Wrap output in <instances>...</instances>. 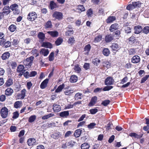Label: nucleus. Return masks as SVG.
Segmentation results:
<instances>
[{
	"mask_svg": "<svg viewBox=\"0 0 149 149\" xmlns=\"http://www.w3.org/2000/svg\"><path fill=\"white\" fill-rule=\"evenodd\" d=\"M13 93V90L10 88H7L5 91V94L7 96L11 95Z\"/></svg>",
	"mask_w": 149,
	"mask_h": 149,
	"instance_id": "obj_15",
	"label": "nucleus"
},
{
	"mask_svg": "<svg viewBox=\"0 0 149 149\" xmlns=\"http://www.w3.org/2000/svg\"><path fill=\"white\" fill-rule=\"evenodd\" d=\"M78 80L77 76L75 75H72L70 79V81L71 83H75Z\"/></svg>",
	"mask_w": 149,
	"mask_h": 149,
	"instance_id": "obj_24",
	"label": "nucleus"
},
{
	"mask_svg": "<svg viewBox=\"0 0 149 149\" xmlns=\"http://www.w3.org/2000/svg\"><path fill=\"white\" fill-rule=\"evenodd\" d=\"M48 82V79H46L43 81L41 83L40 87L42 89L45 88L47 86V84Z\"/></svg>",
	"mask_w": 149,
	"mask_h": 149,
	"instance_id": "obj_19",
	"label": "nucleus"
},
{
	"mask_svg": "<svg viewBox=\"0 0 149 149\" xmlns=\"http://www.w3.org/2000/svg\"><path fill=\"white\" fill-rule=\"evenodd\" d=\"M61 136V134L59 132L55 133L52 135V136L55 139H58Z\"/></svg>",
	"mask_w": 149,
	"mask_h": 149,
	"instance_id": "obj_42",
	"label": "nucleus"
},
{
	"mask_svg": "<svg viewBox=\"0 0 149 149\" xmlns=\"http://www.w3.org/2000/svg\"><path fill=\"white\" fill-rule=\"evenodd\" d=\"M37 17L36 13L34 12H30L28 15L27 19L30 21H34Z\"/></svg>",
	"mask_w": 149,
	"mask_h": 149,
	"instance_id": "obj_2",
	"label": "nucleus"
},
{
	"mask_svg": "<svg viewBox=\"0 0 149 149\" xmlns=\"http://www.w3.org/2000/svg\"><path fill=\"white\" fill-rule=\"evenodd\" d=\"M82 94L78 93H77L74 96V98L75 100H78V99H81L82 97Z\"/></svg>",
	"mask_w": 149,
	"mask_h": 149,
	"instance_id": "obj_43",
	"label": "nucleus"
},
{
	"mask_svg": "<svg viewBox=\"0 0 149 149\" xmlns=\"http://www.w3.org/2000/svg\"><path fill=\"white\" fill-rule=\"evenodd\" d=\"M112 50L113 51H117L119 48V46L116 43H113L111 46Z\"/></svg>",
	"mask_w": 149,
	"mask_h": 149,
	"instance_id": "obj_27",
	"label": "nucleus"
},
{
	"mask_svg": "<svg viewBox=\"0 0 149 149\" xmlns=\"http://www.w3.org/2000/svg\"><path fill=\"white\" fill-rule=\"evenodd\" d=\"M141 4L139 1L133 2L132 4H130L127 6L126 8L129 10H132L136 7H139L141 6Z\"/></svg>",
	"mask_w": 149,
	"mask_h": 149,
	"instance_id": "obj_1",
	"label": "nucleus"
},
{
	"mask_svg": "<svg viewBox=\"0 0 149 149\" xmlns=\"http://www.w3.org/2000/svg\"><path fill=\"white\" fill-rule=\"evenodd\" d=\"M52 25L50 21H48L45 25V28L46 29H50L52 28Z\"/></svg>",
	"mask_w": 149,
	"mask_h": 149,
	"instance_id": "obj_35",
	"label": "nucleus"
},
{
	"mask_svg": "<svg viewBox=\"0 0 149 149\" xmlns=\"http://www.w3.org/2000/svg\"><path fill=\"white\" fill-rule=\"evenodd\" d=\"M49 52L47 49L44 48L42 49L40 52L41 54L44 56H47L49 54Z\"/></svg>",
	"mask_w": 149,
	"mask_h": 149,
	"instance_id": "obj_20",
	"label": "nucleus"
},
{
	"mask_svg": "<svg viewBox=\"0 0 149 149\" xmlns=\"http://www.w3.org/2000/svg\"><path fill=\"white\" fill-rule=\"evenodd\" d=\"M10 56V54L8 52L4 53L1 56V58L3 60L8 59Z\"/></svg>",
	"mask_w": 149,
	"mask_h": 149,
	"instance_id": "obj_23",
	"label": "nucleus"
},
{
	"mask_svg": "<svg viewBox=\"0 0 149 149\" xmlns=\"http://www.w3.org/2000/svg\"><path fill=\"white\" fill-rule=\"evenodd\" d=\"M110 102V101L109 100H105L103 101L102 104L105 106H107Z\"/></svg>",
	"mask_w": 149,
	"mask_h": 149,
	"instance_id": "obj_55",
	"label": "nucleus"
},
{
	"mask_svg": "<svg viewBox=\"0 0 149 149\" xmlns=\"http://www.w3.org/2000/svg\"><path fill=\"white\" fill-rule=\"evenodd\" d=\"M135 53V50L134 49H130L129 50V54L130 55L134 54Z\"/></svg>",
	"mask_w": 149,
	"mask_h": 149,
	"instance_id": "obj_60",
	"label": "nucleus"
},
{
	"mask_svg": "<svg viewBox=\"0 0 149 149\" xmlns=\"http://www.w3.org/2000/svg\"><path fill=\"white\" fill-rule=\"evenodd\" d=\"M47 33L49 34L51 36L53 37H57L58 36V33L56 31H48Z\"/></svg>",
	"mask_w": 149,
	"mask_h": 149,
	"instance_id": "obj_16",
	"label": "nucleus"
},
{
	"mask_svg": "<svg viewBox=\"0 0 149 149\" xmlns=\"http://www.w3.org/2000/svg\"><path fill=\"white\" fill-rule=\"evenodd\" d=\"M130 136L134 137L137 139L140 138L142 137V136L140 135H138L135 133H131L129 134Z\"/></svg>",
	"mask_w": 149,
	"mask_h": 149,
	"instance_id": "obj_39",
	"label": "nucleus"
},
{
	"mask_svg": "<svg viewBox=\"0 0 149 149\" xmlns=\"http://www.w3.org/2000/svg\"><path fill=\"white\" fill-rule=\"evenodd\" d=\"M97 109H92L90 110L91 113L92 114H94L97 112Z\"/></svg>",
	"mask_w": 149,
	"mask_h": 149,
	"instance_id": "obj_62",
	"label": "nucleus"
},
{
	"mask_svg": "<svg viewBox=\"0 0 149 149\" xmlns=\"http://www.w3.org/2000/svg\"><path fill=\"white\" fill-rule=\"evenodd\" d=\"M33 59L34 57L33 56H31L26 59V61L24 62V64L26 66H31L32 64Z\"/></svg>",
	"mask_w": 149,
	"mask_h": 149,
	"instance_id": "obj_4",
	"label": "nucleus"
},
{
	"mask_svg": "<svg viewBox=\"0 0 149 149\" xmlns=\"http://www.w3.org/2000/svg\"><path fill=\"white\" fill-rule=\"evenodd\" d=\"M8 29L11 32H14L16 29V26L15 25L11 24L9 26Z\"/></svg>",
	"mask_w": 149,
	"mask_h": 149,
	"instance_id": "obj_36",
	"label": "nucleus"
},
{
	"mask_svg": "<svg viewBox=\"0 0 149 149\" xmlns=\"http://www.w3.org/2000/svg\"><path fill=\"white\" fill-rule=\"evenodd\" d=\"M140 61V57L137 56H134L132 58V63H139Z\"/></svg>",
	"mask_w": 149,
	"mask_h": 149,
	"instance_id": "obj_11",
	"label": "nucleus"
},
{
	"mask_svg": "<svg viewBox=\"0 0 149 149\" xmlns=\"http://www.w3.org/2000/svg\"><path fill=\"white\" fill-rule=\"evenodd\" d=\"M93 14V11L91 9H89L87 12V15L88 17H91Z\"/></svg>",
	"mask_w": 149,
	"mask_h": 149,
	"instance_id": "obj_50",
	"label": "nucleus"
},
{
	"mask_svg": "<svg viewBox=\"0 0 149 149\" xmlns=\"http://www.w3.org/2000/svg\"><path fill=\"white\" fill-rule=\"evenodd\" d=\"M113 39V37L111 35H107L105 37V41L106 42H111Z\"/></svg>",
	"mask_w": 149,
	"mask_h": 149,
	"instance_id": "obj_30",
	"label": "nucleus"
},
{
	"mask_svg": "<svg viewBox=\"0 0 149 149\" xmlns=\"http://www.w3.org/2000/svg\"><path fill=\"white\" fill-rule=\"evenodd\" d=\"M102 36L100 35H98L95 38L94 41L95 42H98L101 40Z\"/></svg>",
	"mask_w": 149,
	"mask_h": 149,
	"instance_id": "obj_47",
	"label": "nucleus"
},
{
	"mask_svg": "<svg viewBox=\"0 0 149 149\" xmlns=\"http://www.w3.org/2000/svg\"><path fill=\"white\" fill-rule=\"evenodd\" d=\"M22 101H16L14 103V107L16 109L19 108L22 106Z\"/></svg>",
	"mask_w": 149,
	"mask_h": 149,
	"instance_id": "obj_21",
	"label": "nucleus"
},
{
	"mask_svg": "<svg viewBox=\"0 0 149 149\" xmlns=\"http://www.w3.org/2000/svg\"><path fill=\"white\" fill-rule=\"evenodd\" d=\"M63 41V39L61 38H58L55 41L56 44L58 46L61 45Z\"/></svg>",
	"mask_w": 149,
	"mask_h": 149,
	"instance_id": "obj_45",
	"label": "nucleus"
},
{
	"mask_svg": "<svg viewBox=\"0 0 149 149\" xmlns=\"http://www.w3.org/2000/svg\"><path fill=\"white\" fill-rule=\"evenodd\" d=\"M18 7V5L16 4H14L10 6L11 9L13 11V13L15 14H18L19 13Z\"/></svg>",
	"mask_w": 149,
	"mask_h": 149,
	"instance_id": "obj_6",
	"label": "nucleus"
},
{
	"mask_svg": "<svg viewBox=\"0 0 149 149\" xmlns=\"http://www.w3.org/2000/svg\"><path fill=\"white\" fill-rule=\"evenodd\" d=\"M52 16L53 17L55 18L58 20H61L63 18L62 13L60 12L57 11L54 12L52 15Z\"/></svg>",
	"mask_w": 149,
	"mask_h": 149,
	"instance_id": "obj_5",
	"label": "nucleus"
},
{
	"mask_svg": "<svg viewBox=\"0 0 149 149\" xmlns=\"http://www.w3.org/2000/svg\"><path fill=\"white\" fill-rule=\"evenodd\" d=\"M116 19V17L114 16H110L107 19V23L112 22Z\"/></svg>",
	"mask_w": 149,
	"mask_h": 149,
	"instance_id": "obj_37",
	"label": "nucleus"
},
{
	"mask_svg": "<svg viewBox=\"0 0 149 149\" xmlns=\"http://www.w3.org/2000/svg\"><path fill=\"white\" fill-rule=\"evenodd\" d=\"M36 116L35 115L31 116L29 119V122L31 123L33 122L36 119Z\"/></svg>",
	"mask_w": 149,
	"mask_h": 149,
	"instance_id": "obj_40",
	"label": "nucleus"
},
{
	"mask_svg": "<svg viewBox=\"0 0 149 149\" xmlns=\"http://www.w3.org/2000/svg\"><path fill=\"white\" fill-rule=\"evenodd\" d=\"M74 31L72 30L68 31L65 32V35L66 36H70L73 34Z\"/></svg>",
	"mask_w": 149,
	"mask_h": 149,
	"instance_id": "obj_54",
	"label": "nucleus"
},
{
	"mask_svg": "<svg viewBox=\"0 0 149 149\" xmlns=\"http://www.w3.org/2000/svg\"><path fill=\"white\" fill-rule=\"evenodd\" d=\"M83 67L86 70L88 69L90 67L89 64L87 63H85Z\"/></svg>",
	"mask_w": 149,
	"mask_h": 149,
	"instance_id": "obj_63",
	"label": "nucleus"
},
{
	"mask_svg": "<svg viewBox=\"0 0 149 149\" xmlns=\"http://www.w3.org/2000/svg\"><path fill=\"white\" fill-rule=\"evenodd\" d=\"M100 60L96 58L95 59H93L92 61V63L94 65H97V64L100 62Z\"/></svg>",
	"mask_w": 149,
	"mask_h": 149,
	"instance_id": "obj_58",
	"label": "nucleus"
},
{
	"mask_svg": "<svg viewBox=\"0 0 149 149\" xmlns=\"http://www.w3.org/2000/svg\"><path fill=\"white\" fill-rule=\"evenodd\" d=\"M26 90L24 89L21 91V94H18V95L19 96L21 95V98L22 99H24L25 95V93Z\"/></svg>",
	"mask_w": 149,
	"mask_h": 149,
	"instance_id": "obj_44",
	"label": "nucleus"
},
{
	"mask_svg": "<svg viewBox=\"0 0 149 149\" xmlns=\"http://www.w3.org/2000/svg\"><path fill=\"white\" fill-rule=\"evenodd\" d=\"M54 116L53 113H49L47 115L44 116L42 117V120H45L49 118L53 117Z\"/></svg>",
	"mask_w": 149,
	"mask_h": 149,
	"instance_id": "obj_38",
	"label": "nucleus"
},
{
	"mask_svg": "<svg viewBox=\"0 0 149 149\" xmlns=\"http://www.w3.org/2000/svg\"><path fill=\"white\" fill-rule=\"evenodd\" d=\"M69 115L68 111H64L59 113V116L62 117L66 118Z\"/></svg>",
	"mask_w": 149,
	"mask_h": 149,
	"instance_id": "obj_18",
	"label": "nucleus"
},
{
	"mask_svg": "<svg viewBox=\"0 0 149 149\" xmlns=\"http://www.w3.org/2000/svg\"><path fill=\"white\" fill-rule=\"evenodd\" d=\"M96 125V124L95 123H91L89 124L88 125L87 127L89 129H93Z\"/></svg>",
	"mask_w": 149,
	"mask_h": 149,
	"instance_id": "obj_51",
	"label": "nucleus"
},
{
	"mask_svg": "<svg viewBox=\"0 0 149 149\" xmlns=\"http://www.w3.org/2000/svg\"><path fill=\"white\" fill-rule=\"evenodd\" d=\"M91 49V46L90 45L88 44L85 46L84 48L85 51H87L88 52Z\"/></svg>",
	"mask_w": 149,
	"mask_h": 149,
	"instance_id": "obj_59",
	"label": "nucleus"
},
{
	"mask_svg": "<svg viewBox=\"0 0 149 149\" xmlns=\"http://www.w3.org/2000/svg\"><path fill=\"white\" fill-rule=\"evenodd\" d=\"M75 143V142L74 141H70L67 143V146H68V147H71L74 146Z\"/></svg>",
	"mask_w": 149,
	"mask_h": 149,
	"instance_id": "obj_49",
	"label": "nucleus"
},
{
	"mask_svg": "<svg viewBox=\"0 0 149 149\" xmlns=\"http://www.w3.org/2000/svg\"><path fill=\"white\" fill-rule=\"evenodd\" d=\"M8 109L6 107H3L1 109L0 113L1 117L3 118H6L8 114Z\"/></svg>",
	"mask_w": 149,
	"mask_h": 149,
	"instance_id": "obj_3",
	"label": "nucleus"
},
{
	"mask_svg": "<svg viewBox=\"0 0 149 149\" xmlns=\"http://www.w3.org/2000/svg\"><path fill=\"white\" fill-rule=\"evenodd\" d=\"M42 46L45 48H51L52 47V46L51 43L47 42H43L42 44Z\"/></svg>",
	"mask_w": 149,
	"mask_h": 149,
	"instance_id": "obj_25",
	"label": "nucleus"
},
{
	"mask_svg": "<svg viewBox=\"0 0 149 149\" xmlns=\"http://www.w3.org/2000/svg\"><path fill=\"white\" fill-rule=\"evenodd\" d=\"M75 41V40L73 37H71L69 38L68 41V43L71 44L72 45Z\"/></svg>",
	"mask_w": 149,
	"mask_h": 149,
	"instance_id": "obj_52",
	"label": "nucleus"
},
{
	"mask_svg": "<svg viewBox=\"0 0 149 149\" xmlns=\"http://www.w3.org/2000/svg\"><path fill=\"white\" fill-rule=\"evenodd\" d=\"M103 54L105 56H108L110 54V51L107 48H104L102 51Z\"/></svg>",
	"mask_w": 149,
	"mask_h": 149,
	"instance_id": "obj_32",
	"label": "nucleus"
},
{
	"mask_svg": "<svg viewBox=\"0 0 149 149\" xmlns=\"http://www.w3.org/2000/svg\"><path fill=\"white\" fill-rule=\"evenodd\" d=\"M36 142V140L34 138H30L27 141L28 145L29 146H32Z\"/></svg>",
	"mask_w": 149,
	"mask_h": 149,
	"instance_id": "obj_14",
	"label": "nucleus"
},
{
	"mask_svg": "<svg viewBox=\"0 0 149 149\" xmlns=\"http://www.w3.org/2000/svg\"><path fill=\"white\" fill-rule=\"evenodd\" d=\"M119 27V25L118 24L115 23L112 24L109 29V30L111 32L117 29Z\"/></svg>",
	"mask_w": 149,
	"mask_h": 149,
	"instance_id": "obj_13",
	"label": "nucleus"
},
{
	"mask_svg": "<svg viewBox=\"0 0 149 149\" xmlns=\"http://www.w3.org/2000/svg\"><path fill=\"white\" fill-rule=\"evenodd\" d=\"M10 12V7L8 6H5L3 8V12L2 13L4 14V15H8Z\"/></svg>",
	"mask_w": 149,
	"mask_h": 149,
	"instance_id": "obj_9",
	"label": "nucleus"
},
{
	"mask_svg": "<svg viewBox=\"0 0 149 149\" xmlns=\"http://www.w3.org/2000/svg\"><path fill=\"white\" fill-rule=\"evenodd\" d=\"M103 64L104 67H106L107 68H110L111 66L110 61H105L103 62Z\"/></svg>",
	"mask_w": 149,
	"mask_h": 149,
	"instance_id": "obj_26",
	"label": "nucleus"
},
{
	"mask_svg": "<svg viewBox=\"0 0 149 149\" xmlns=\"http://www.w3.org/2000/svg\"><path fill=\"white\" fill-rule=\"evenodd\" d=\"M77 10L78 12H80L85 11V9L83 5H79L78 6Z\"/></svg>",
	"mask_w": 149,
	"mask_h": 149,
	"instance_id": "obj_31",
	"label": "nucleus"
},
{
	"mask_svg": "<svg viewBox=\"0 0 149 149\" xmlns=\"http://www.w3.org/2000/svg\"><path fill=\"white\" fill-rule=\"evenodd\" d=\"M49 61H51L54 60V53L53 52H52L49 54Z\"/></svg>",
	"mask_w": 149,
	"mask_h": 149,
	"instance_id": "obj_48",
	"label": "nucleus"
},
{
	"mask_svg": "<svg viewBox=\"0 0 149 149\" xmlns=\"http://www.w3.org/2000/svg\"><path fill=\"white\" fill-rule=\"evenodd\" d=\"M97 100V97L96 96L93 97L89 104V106L91 107L94 105L96 102Z\"/></svg>",
	"mask_w": 149,
	"mask_h": 149,
	"instance_id": "obj_22",
	"label": "nucleus"
},
{
	"mask_svg": "<svg viewBox=\"0 0 149 149\" xmlns=\"http://www.w3.org/2000/svg\"><path fill=\"white\" fill-rule=\"evenodd\" d=\"M114 80L111 77H108L105 79L104 83L105 85L108 86L113 84Z\"/></svg>",
	"mask_w": 149,
	"mask_h": 149,
	"instance_id": "obj_8",
	"label": "nucleus"
},
{
	"mask_svg": "<svg viewBox=\"0 0 149 149\" xmlns=\"http://www.w3.org/2000/svg\"><path fill=\"white\" fill-rule=\"evenodd\" d=\"M24 69V66L23 65H19L18 66L17 71L19 73V76H21L23 75L25 71Z\"/></svg>",
	"mask_w": 149,
	"mask_h": 149,
	"instance_id": "obj_7",
	"label": "nucleus"
},
{
	"mask_svg": "<svg viewBox=\"0 0 149 149\" xmlns=\"http://www.w3.org/2000/svg\"><path fill=\"white\" fill-rule=\"evenodd\" d=\"M89 145L86 143L82 144L81 146V149H89Z\"/></svg>",
	"mask_w": 149,
	"mask_h": 149,
	"instance_id": "obj_34",
	"label": "nucleus"
},
{
	"mask_svg": "<svg viewBox=\"0 0 149 149\" xmlns=\"http://www.w3.org/2000/svg\"><path fill=\"white\" fill-rule=\"evenodd\" d=\"M53 109L54 112H58L61 110V106L58 104H54L53 105Z\"/></svg>",
	"mask_w": 149,
	"mask_h": 149,
	"instance_id": "obj_10",
	"label": "nucleus"
},
{
	"mask_svg": "<svg viewBox=\"0 0 149 149\" xmlns=\"http://www.w3.org/2000/svg\"><path fill=\"white\" fill-rule=\"evenodd\" d=\"M143 32L147 34L149 33V26H146L143 29Z\"/></svg>",
	"mask_w": 149,
	"mask_h": 149,
	"instance_id": "obj_46",
	"label": "nucleus"
},
{
	"mask_svg": "<svg viewBox=\"0 0 149 149\" xmlns=\"http://www.w3.org/2000/svg\"><path fill=\"white\" fill-rule=\"evenodd\" d=\"M38 37L40 39L42 40H44L45 38V34L41 32L39 33L38 35Z\"/></svg>",
	"mask_w": 149,
	"mask_h": 149,
	"instance_id": "obj_41",
	"label": "nucleus"
},
{
	"mask_svg": "<svg viewBox=\"0 0 149 149\" xmlns=\"http://www.w3.org/2000/svg\"><path fill=\"white\" fill-rule=\"evenodd\" d=\"M135 40V37L134 36H132L129 39V41L131 42H133Z\"/></svg>",
	"mask_w": 149,
	"mask_h": 149,
	"instance_id": "obj_61",
	"label": "nucleus"
},
{
	"mask_svg": "<svg viewBox=\"0 0 149 149\" xmlns=\"http://www.w3.org/2000/svg\"><path fill=\"white\" fill-rule=\"evenodd\" d=\"M74 70L76 71L77 73H79L81 70V69L79 67L78 65H76L74 68Z\"/></svg>",
	"mask_w": 149,
	"mask_h": 149,
	"instance_id": "obj_57",
	"label": "nucleus"
},
{
	"mask_svg": "<svg viewBox=\"0 0 149 149\" xmlns=\"http://www.w3.org/2000/svg\"><path fill=\"white\" fill-rule=\"evenodd\" d=\"M50 7L51 10H53L57 7V6L56 3H54V1H51L50 2Z\"/></svg>",
	"mask_w": 149,
	"mask_h": 149,
	"instance_id": "obj_33",
	"label": "nucleus"
},
{
	"mask_svg": "<svg viewBox=\"0 0 149 149\" xmlns=\"http://www.w3.org/2000/svg\"><path fill=\"white\" fill-rule=\"evenodd\" d=\"M13 84V79L11 78H8L5 83V85L7 87H9Z\"/></svg>",
	"mask_w": 149,
	"mask_h": 149,
	"instance_id": "obj_17",
	"label": "nucleus"
},
{
	"mask_svg": "<svg viewBox=\"0 0 149 149\" xmlns=\"http://www.w3.org/2000/svg\"><path fill=\"white\" fill-rule=\"evenodd\" d=\"M81 130L80 129H77L74 132V135L76 137H79L81 134Z\"/></svg>",
	"mask_w": 149,
	"mask_h": 149,
	"instance_id": "obj_29",
	"label": "nucleus"
},
{
	"mask_svg": "<svg viewBox=\"0 0 149 149\" xmlns=\"http://www.w3.org/2000/svg\"><path fill=\"white\" fill-rule=\"evenodd\" d=\"M6 99V96L4 95H2L0 96V101L1 102L4 101Z\"/></svg>",
	"mask_w": 149,
	"mask_h": 149,
	"instance_id": "obj_64",
	"label": "nucleus"
},
{
	"mask_svg": "<svg viewBox=\"0 0 149 149\" xmlns=\"http://www.w3.org/2000/svg\"><path fill=\"white\" fill-rule=\"evenodd\" d=\"M65 85L64 84H62L60 85L55 90V92L58 93L61 91L65 87Z\"/></svg>",
	"mask_w": 149,
	"mask_h": 149,
	"instance_id": "obj_28",
	"label": "nucleus"
},
{
	"mask_svg": "<svg viewBox=\"0 0 149 149\" xmlns=\"http://www.w3.org/2000/svg\"><path fill=\"white\" fill-rule=\"evenodd\" d=\"M134 33L138 34L141 33L143 29L142 27L139 25L136 26L134 27Z\"/></svg>",
	"mask_w": 149,
	"mask_h": 149,
	"instance_id": "obj_12",
	"label": "nucleus"
},
{
	"mask_svg": "<svg viewBox=\"0 0 149 149\" xmlns=\"http://www.w3.org/2000/svg\"><path fill=\"white\" fill-rule=\"evenodd\" d=\"M19 115V114L18 111H15L13 113L12 118L13 119H16L18 117Z\"/></svg>",
	"mask_w": 149,
	"mask_h": 149,
	"instance_id": "obj_53",
	"label": "nucleus"
},
{
	"mask_svg": "<svg viewBox=\"0 0 149 149\" xmlns=\"http://www.w3.org/2000/svg\"><path fill=\"white\" fill-rule=\"evenodd\" d=\"M113 88L112 86H107L105 87L103 89V90L104 91H109Z\"/></svg>",
	"mask_w": 149,
	"mask_h": 149,
	"instance_id": "obj_56",
	"label": "nucleus"
}]
</instances>
